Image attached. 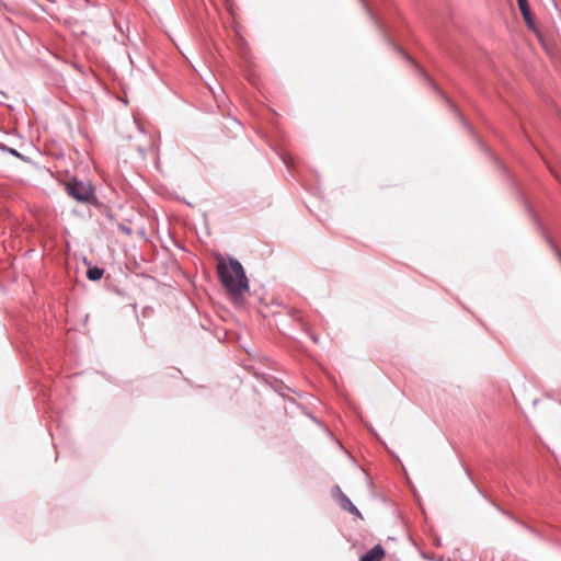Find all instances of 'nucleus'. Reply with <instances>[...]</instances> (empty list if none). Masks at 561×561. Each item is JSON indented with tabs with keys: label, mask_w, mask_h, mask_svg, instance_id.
I'll return each mask as SVG.
<instances>
[{
	"label": "nucleus",
	"mask_w": 561,
	"mask_h": 561,
	"mask_svg": "<svg viewBox=\"0 0 561 561\" xmlns=\"http://www.w3.org/2000/svg\"><path fill=\"white\" fill-rule=\"evenodd\" d=\"M66 192L69 196L80 203L92 204L96 199L91 184L76 178L66 183Z\"/></svg>",
	"instance_id": "obj_2"
},
{
	"label": "nucleus",
	"mask_w": 561,
	"mask_h": 561,
	"mask_svg": "<svg viewBox=\"0 0 561 561\" xmlns=\"http://www.w3.org/2000/svg\"><path fill=\"white\" fill-rule=\"evenodd\" d=\"M217 273L222 286L231 296H240L249 290V282L242 264L233 257L226 261L218 257Z\"/></svg>",
	"instance_id": "obj_1"
},
{
	"label": "nucleus",
	"mask_w": 561,
	"mask_h": 561,
	"mask_svg": "<svg viewBox=\"0 0 561 561\" xmlns=\"http://www.w3.org/2000/svg\"><path fill=\"white\" fill-rule=\"evenodd\" d=\"M383 557L385 549L380 545H376L365 554H363L359 561H380Z\"/></svg>",
	"instance_id": "obj_4"
},
{
	"label": "nucleus",
	"mask_w": 561,
	"mask_h": 561,
	"mask_svg": "<svg viewBox=\"0 0 561 561\" xmlns=\"http://www.w3.org/2000/svg\"><path fill=\"white\" fill-rule=\"evenodd\" d=\"M0 149L4 152H9L10 154L14 156V157H18V158H21L22 154L16 150V149H13V148H9L7 147L5 145H2L0 144Z\"/></svg>",
	"instance_id": "obj_7"
},
{
	"label": "nucleus",
	"mask_w": 561,
	"mask_h": 561,
	"mask_svg": "<svg viewBox=\"0 0 561 561\" xmlns=\"http://www.w3.org/2000/svg\"><path fill=\"white\" fill-rule=\"evenodd\" d=\"M283 161H284V163L286 164L287 168H291V163H293L291 162V158L285 157V158H283Z\"/></svg>",
	"instance_id": "obj_8"
},
{
	"label": "nucleus",
	"mask_w": 561,
	"mask_h": 561,
	"mask_svg": "<svg viewBox=\"0 0 561 561\" xmlns=\"http://www.w3.org/2000/svg\"><path fill=\"white\" fill-rule=\"evenodd\" d=\"M337 492V500L340 502V505L343 510L347 511L348 513L362 517L360 512L358 508L352 503V501L341 491L339 486H336Z\"/></svg>",
	"instance_id": "obj_3"
},
{
	"label": "nucleus",
	"mask_w": 561,
	"mask_h": 561,
	"mask_svg": "<svg viewBox=\"0 0 561 561\" xmlns=\"http://www.w3.org/2000/svg\"><path fill=\"white\" fill-rule=\"evenodd\" d=\"M104 270L98 266L89 267L87 271V277L90 280H99L103 277Z\"/></svg>",
	"instance_id": "obj_6"
},
{
	"label": "nucleus",
	"mask_w": 561,
	"mask_h": 561,
	"mask_svg": "<svg viewBox=\"0 0 561 561\" xmlns=\"http://www.w3.org/2000/svg\"><path fill=\"white\" fill-rule=\"evenodd\" d=\"M210 91H211L213 95H214L215 98H217L216 92H215L213 89H210Z\"/></svg>",
	"instance_id": "obj_9"
},
{
	"label": "nucleus",
	"mask_w": 561,
	"mask_h": 561,
	"mask_svg": "<svg viewBox=\"0 0 561 561\" xmlns=\"http://www.w3.org/2000/svg\"><path fill=\"white\" fill-rule=\"evenodd\" d=\"M520 13L529 27H533V20L527 0H517Z\"/></svg>",
	"instance_id": "obj_5"
}]
</instances>
